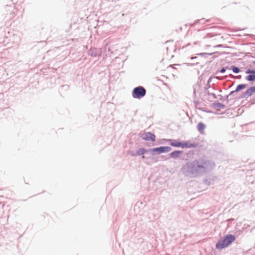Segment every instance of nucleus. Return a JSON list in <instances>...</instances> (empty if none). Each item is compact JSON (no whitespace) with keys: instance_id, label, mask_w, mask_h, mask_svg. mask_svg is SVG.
Returning a JSON list of instances; mask_svg holds the SVG:
<instances>
[{"instance_id":"nucleus-1","label":"nucleus","mask_w":255,"mask_h":255,"mask_svg":"<svg viewBox=\"0 0 255 255\" xmlns=\"http://www.w3.org/2000/svg\"><path fill=\"white\" fill-rule=\"evenodd\" d=\"M235 240V237L232 235H228L224 237V238L218 241L216 244V248L218 249H222L227 247L232 242Z\"/></svg>"},{"instance_id":"nucleus-2","label":"nucleus","mask_w":255,"mask_h":255,"mask_svg":"<svg viewBox=\"0 0 255 255\" xmlns=\"http://www.w3.org/2000/svg\"><path fill=\"white\" fill-rule=\"evenodd\" d=\"M170 145L174 147L184 148H191L195 146L193 144L189 143L188 142H180L176 140H169Z\"/></svg>"},{"instance_id":"nucleus-3","label":"nucleus","mask_w":255,"mask_h":255,"mask_svg":"<svg viewBox=\"0 0 255 255\" xmlns=\"http://www.w3.org/2000/svg\"><path fill=\"white\" fill-rule=\"evenodd\" d=\"M146 93L145 89L141 86L135 88L132 93V95L134 98L140 99L143 97Z\"/></svg>"},{"instance_id":"nucleus-4","label":"nucleus","mask_w":255,"mask_h":255,"mask_svg":"<svg viewBox=\"0 0 255 255\" xmlns=\"http://www.w3.org/2000/svg\"><path fill=\"white\" fill-rule=\"evenodd\" d=\"M140 137L145 140L151 141L154 142L155 141V136L154 134L150 132H144L140 133Z\"/></svg>"},{"instance_id":"nucleus-5","label":"nucleus","mask_w":255,"mask_h":255,"mask_svg":"<svg viewBox=\"0 0 255 255\" xmlns=\"http://www.w3.org/2000/svg\"><path fill=\"white\" fill-rule=\"evenodd\" d=\"M171 150V148L169 146H161L159 147L154 148L151 149L152 152H157L158 153H162L167 152Z\"/></svg>"},{"instance_id":"nucleus-6","label":"nucleus","mask_w":255,"mask_h":255,"mask_svg":"<svg viewBox=\"0 0 255 255\" xmlns=\"http://www.w3.org/2000/svg\"><path fill=\"white\" fill-rule=\"evenodd\" d=\"M255 93V86H252L247 89L243 94V97L248 98Z\"/></svg>"},{"instance_id":"nucleus-7","label":"nucleus","mask_w":255,"mask_h":255,"mask_svg":"<svg viewBox=\"0 0 255 255\" xmlns=\"http://www.w3.org/2000/svg\"><path fill=\"white\" fill-rule=\"evenodd\" d=\"M247 86V84H240V85H239L235 91H233L232 93H234V92H238L242 90H243L244 89H245Z\"/></svg>"},{"instance_id":"nucleus-8","label":"nucleus","mask_w":255,"mask_h":255,"mask_svg":"<svg viewBox=\"0 0 255 255\" xmlns=\"http://www.w3.org/2000/svg\"><path fill=\"white\" fill-rule=\"evenodd\" d=\"M205 128V126L202 123H199L197 125L198 130L201 133H203V131Z\"/></svg>"},{"instance_id":"nucleus-9","label":"nucleus","mask_w":255,"mask_h":255,"mask_svg":"<svg viewBox=\"0 0 255 255\" xmlns=\"http://www.w3.org/2000/svg\"><path fill=\"white\" fill-rule=\"evenodd\" d=\"M197 164H198L197 168H199V169H201V168L204 169L207 166V163H206V162H205V161L203 162L202 163V165H201V164H199V162L197 161Z\"/></svg>"},{"instance_id":"nucleus-10","label":"nucleus","mask_w":255,"mask_h":255,"mask_svg":"<svg viewBox=\"0 0 255 255\" xmlns=\"http://www.w3.org/2000/svg\"><path fill=\"white\" fill-rule=\"evenodd\" d=\"M246 80L250 81H255V74L253 75H250L246 77Z\"/></svg>"},{"instance_id":"nucleus-11","label":"nucleus","mask_w":255,"mask_h":255,"mask_svg":"<svg viewBox=\"0 0 255 255\" xmlns=\"http://www.w3.org/2000/svg\"><path fill=\"white\" fill-rule=\"evenodd\" d=\"M182 152L180 151H175L172 152L170 155L172 157L175 158L179 156V155Z\"/></svg>"},{"instance_id":"nucleus-12","label":"nucleus","mask_w":255,"mask_h":255,"mask_svg":"<svg viewBox=\"0 0 255 255\" xmlns=\"http://www.w3.org/2000/svg\"><path fill=\"white\" fill-rule=\"evenodd\" d=\"M146 152V150L143 148L138 149L135 155H143Z\"/></svg>"},{"instance_id":"nucleus-13","label":"nucleus","mask_w":255,"mask_h":255,"mask_svg":"<svg viewBox=\"0 0 255 255\" xmlns=\"http://www.w3.org/2000/svg\"><path fill=\"white\" fill-rule=\"evenodd\" d=\"M232 70L234 73H238L240 72L239 69L235 66H233L232 67Z\"/></svg>"},{"instance_id":"nucleus-14","label":"nucleus","mask_w":255,"mask_h":255,"mask_svg":"<svg viewBox=\"0 0 255 255\" xmlns=\"http://www.w3.org/2000/svg\"><path fill=\"white\" fill-rule=\"evenodd\" d=\"M246 73H253V74H255V71H252V70H248L247 71H246Z\"/></svg>"},{"instance_id":"nucleus-15","label":"nucleus","mask_w":255,"mask_h":255,"mask_svg":"<svg viewBox=\"0 0 255 255\" xmlns=\"http://www.w3.org/2000/svg\"><path fill=\"white\" fill-rule=\"evenodd\" d=\"M225 71H226V69H225V68H222V69L221 70V71H220V72H221V73H224V72H225Z\"/></svg>"},{"instance_id":"nucleus-16","label":"nucleus","mask_w":255,"mask_h":255,"mask_svg":"<svg viewBox=\"0 0 255 255\" xmlns=\"http://www.w3.org/2000/svg\"><path fill=\"white\" fill-rule=\"evenodd\" d=\"M143 158H144V156L143 155L142 157Z\"/></svg>"}]
</instances>
